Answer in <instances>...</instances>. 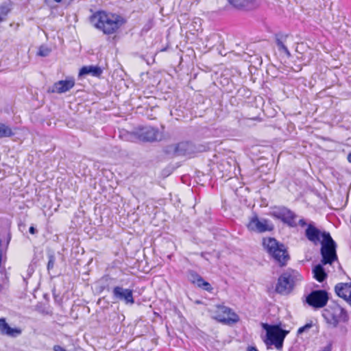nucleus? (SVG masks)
I'll return each instance as SVG.
<instances>
[{
    "mask_svg": "<svg viewBox=\"0 0 351 351\" xmlns=\"http://www.w3.org/2000/svg\"><path fill=\"white\" fill-rule=\"evenodd\" d=\"M90 22L104 34L110 35L117 32L125 21L120 15L97 11L90 16Z\"/></svg>",
    "mask_w": 351,
    "mask_h": 351,
    "instance_id": "nucleus-1",
    "label": "nucleus"
},
{
    "mask_svg": "<svg viewBox=\"0 0 351 351\" xmlns=\"http://www.w3.org/2000/svg\"><path fill=\"white\" fill-rule=\"evenodd\" d=\"M263 245L269 254L282 267L287 264L289 256L287 248L282 244L274 238H265L263 241Z\"/></svg>",
    "mask_w": 351,
    "mask_h": 351,
    "instance_id": "nucleus-2",
    "label": "nucleus"
},
{
    "mask_svg": "<svg viewBox=\"0 0 351 351\" xmlns=\"http://www.w3.org/2000/svg\"><path fill=\"white\" fill-rule=\"evenodd\" d=\"M263 328L266 330V339L264 341L265 344L274 345L277 350H281L289 331L282 329L278 325L263 324Z\"/></svg>",
    "mask_w": 351,
    "mask_h": 351,
    "instance_id": "nucleus-3",
    "label": "nucleus"
},
{
    "mask_svg": "<svg viewBox=\"0 0 351 351\" xmlns=\"http://www.w3.org/2000/svg\"><path fill=\"white\" fill-rule=\"evenodd\" d=\"M322 316L326 323L334 328L348 320L346 311L337 304H333L324 309Z\"/></svg>",
    "mask_w": 351,
    "mask_h": 351,
    "instance_id": "nucleus-4",
    "label": "nucleus"
},
{
    "mask_svg": "<svg viewBox=\"0 0 351 351\" xmlns=\"http://www.w3.org/2000/svg\"><path fill=\"white\" fill-rule=\"evenodd\" d=\"M322 241H321V255L323 265L332 264L337 259L336 253V243L332 239L329 232H323L322 234Z\"/></svg>",
    "mask_w": 351,
    "mask_h": 351,
    "instance_id": "nucleus-5",
    "label": "nucleus"
},
{
    "mask_svg": "<svg viewBox=\"0 0 351 351\" xmlns=\"http://www.w3.org/2000/svg\"><path fill=\"white\" fill-rule=\"evenodd\" d=\"M300 275L295 271H287L278 279L275 291L280 295H288L293 290L295 282L299 280Z\"/></svg>",
    "mask_w": 351,
    "mask_h": 351,
    "instance_id": "nucleus-6",
    "label": "nucleus"
},
{
    "mask_svg": "<svg viewBox=\"0 0 351 351\" xmlns=\"http://www.w3.org/2000/svg\"><path fill=\"white\" fill-rule=\"evenodd\" d=\"M213 317L228 324L237 323L239 320V316L231 308L225 306H217Z\"/></svg>",
    "mask_w": 351,
    "mask_h": 351,
    "instance_id": "nucleus-7",
    "label": "nucleus"
},
{
    "mask_svg": "<svg viewBox=\"0 0 351 351\" xmlns=\"http://www.w3.org/2000/svg\"><path fill=\"white\" fill-rule=\"evenodd\" d=\"M247 227L250 231L260 233L271 231L274 229V226L269 220L264 218L260 219L256 214L250 217Z\"/></svg>",
    "mask_w": 351,
    "mask_h": 351,
    "instance_id": "nucleus-8",
    "label": "nucleus"
},
{
    "mask_svg": "<svg viewBox=\"0 0 351 351\" xmlns=\"http://www.w3.org/2000/svg\"><path fill=\"white\" fill-rule=\"evenodd\" d=\"M328 299V294L325 290H315L306 296V302L315 308H320L326 305Z\"/></svg>",
    "mask_w": 351,
    "mask_h": 351,
    "instance_id": "nucleus-9",
    "label": "nucleus"
},
{
    "mask_svg": "<svg viewBox=\"0 0 351 351\" xmlns=\"http://www.w3.org/2000/svg\"><path fill=\"white\" fill-rule=\"evenodd\" d=\"M271 215L280 219L291 227H295L297 226L295 222L296 215L286 207L275 208L271 213Z\"/></svg>",
    "mask_w": 351,
    "mask_h": 351,
    "instance_id": "nucleus-10",
    "label": "nucleus"
},
{
    "mask_svg": "<svg viewBox=\"0 0 351 351\" xmlns=\"http://www.w3.org/2000/svg\"><path fill=\"white\" fill-rule=\"evenodd\" d=\"M138 137L143 141L153 142L160 141L162 139V134L157 128L147 126L140 129Z\"/></svg>",
    "mask_w": 351,
    "mask_h": 351,
    "instance_id": "nucleus-11",
    "label": "nucleus"
},
{
    "mask_svg": "<svg viewBox=\"0 0 351 351\" xmlns=\"http://www.w3.org/2000/svg\"><path fill=\"white\" fill-rule=\"evenodd\" d=\"M112 294L114 299L122 300L127 304H133L134 303L133 292L131 289H123L121 287L117 286L113 289Z\"/></svg>",
    "mask_w": 351,
    "mask_h": 351,
    "instance_id": "nucleus-12",
    "label": "nucleus"
},
{
    "mask_svg": "<svg viewBox=\"0 0 351 351\" xmlns=\"http://www.w3.org/2000/svg\"><path fill=\"white\" fill-rule=\"evenodd\" d=\"M75 85V80L73 78H68L65 80H60L53 85L51 92L56 93H64L71 90Z\"/></svg>",
    "mask_w": 351,
    "mask_h": 351,
    "instance_id": "nucleus-13",
    "label": "nucleus"
},
{
    "mask_svg": "<svg viewBox=\"0 0 351 351\" xmlns=\"http://www.w3.org/2000/svg\"><path fill=\"white\" fill-rule=\"evenodd\" d=\"M335 292L347 302L351 299V282H339L335 287Z\"/></svg>",
    "mask_w": 351,
    "mask_h": 351,
    "instance_id": "nucleus-14",
    "label": "nucleus"
},
{
    "mask_svg": "<svg viewBox=\"0 0 351 351\" xmlns=\"http://www.w3.org/2000/svg\"><path fill=\"white\" fill-rule=\"evenodd\" d=\"M194 151L193 145L189 142H180L173 145V152L176 156H191Z\"/></svg>",
    "mask_w": 351,
    "mask_h": 351,
    "instance_id": "nucleus-15",
    "label": "nucleus"
},
{
    "mask_svg": "<svg viewBox=\"0 0 351 351\" xmlns=\"http://www.w3.org/2000/svg\"><path fill=\"white\" fill-rule=\"evenodd\" d=\"M322 233L314 226L313 223H308L305 230V236L307 239L315 245L320 242Z\"/></svg>",
    "mask_w": 351,
    "mask_h": 351,
    "instance_id": "nucleus-16",
    "label": "nucleus"
},
{
    "mask_svg": "<svg viewBox=\"0 0 351 351\" xmlns=\"http://www.w3.org/2000/svg\"><path fill=\"white\" fill-rule=\"evenodd\" d=\"M0 332L3 335L15 337L21 334V330L11 328L4 318H0Z\"/></svg>",
    "mask_w": 351,
    "mask_h": 351,
    "instance_id": "nucleus-17",
    "label": "nucleus"
},
{
    "mask_svg": "<svg viewBox=\"0 0 351 351\" xmlns=\"http://www.w3.org/2000/svg\"><path fill=\"white\" fill-rule=\"evenodd\" d=\"M102 73V70L97 66H83L79 72V76H83L90 74L94 77H99Z\"/></svg>",
    "mask_w": 351,
    "mask_h": 351,
    "instance_id": "nucleus-18",
    "label": "nucleus"
},
{
    "mask_svg": "<svg viewBox=\"0 0 351 351\" xmlns=\"http://www.w3.org/2000/svg\"><path fill=\"white\" fill-rule=\"evenodd\" d=\"M288 35L282 34H278L276 35V43L278 46V50L283 51L287 56H290L291 53L288 48L285 46V43L287 40Z\"/></svg>",
    "mask_w": 351,
    "mask_h": 351,
    "instance_id": "nucleus-19",
    "label": "nucleus"
},
{
    "mask_svg": "<svg viewBox=\"0 0 351 351\" xmlns=\"http://www.w3.org/2000/svg\"><path fill=\"white\" fill-rule=\"evenodd\" d=\"M314 278L319 282H323L327 277L324 268L320 264L317 265L313 269Z\"/></svg>",
    "mask_w": 351,
    "mask_h": 351,
    "instance_id": "nucleus-20",
    "label": "nucleus"
},
{
    "mask_svg": "<svg viewBox=\"0 0 351 351\" xmlns=\"http://www.w3.org/2000/svg\"><path fill=\"white\" fill-rule=\"evenodd\" d=\"M12 2L10 1H5L0 5V23L4 21L9 12L12 10Z\"/></svg>",
    "mask_w": 351,
    "mask_h": 351,
    "instance_id": "nucleus-21",
    "label": "nucleus"
},
{
    "mask_svg": "<svg viewBox=\"0 0 351 351\" xmlns=\"http://www.w3.org/2000/svg\"><path fill=\"white\" fill-rule=\"evenodd\" d=\"M228 1L233 7L241 9L247 7L253 2V0H228Z\"/></svg>",
    "mask_w": 351,
    "mask_h": 351,
    "instance_id": "nucleus-22",
    "label": "nucleus"
},
{
    "mask_svg": "<svg viewBox=\"0 0 351 351\" xmlns=\"http://www.w3.org/2000/svg\"><path fill=\"white\" fill-rule=\"evenodd\" d=\"M188 278L192 283L196 285L201 282L202 280V278L197 273L192 270L189 271Z\"/></svg>",
    "mask_w": 351,
    "mask_h": 351,
    "instance_id": "nucleus-23",
    "label": "nucleus"
},
{
    "mask_svg": "<svg viewBox=\"0 0 351 351\" xmlns=\"http://www.w3.org/2000/svg\"><path fill=\"white\" fill-rule=\"evenodd\" d=\"M12 135L13 132L10 127L0 123V138L9 137Z\"/></svg>",
    "mask_w": 351,
    "mask_h": 351,
    "instance_id": "nucleus-24",
    "label": "nucleus"
},
{
    "mask_svg": "<svg viewBox=\"0 0 351 351\" xmlns=\"http://www.w3.org/2000/svg\"><path fill=\"white\" fill-rule=\"evenodd\" d=\"M197 286L208 292H212L213 289L210 284L205 281L203 278L202 280V282H199Z\"/></svg>",
    "mask_w": 351,
    "mask_h": 351,
    "instance_id": "nucleus-25",
    "label": "nucleus"
},
{
    "mask_svg": "<svg viewBox=\"0 0 351 351\" xmlns=\"http://www.w3.org/2000/svg\"><path fill=\"white\" fill-rule=\"evenodd\" d=\"M51 52V50L50 49H49L48 47H44V46H41L40 48H39V50L38 51V55L40 56H42V57H45V56H49V54Z\"/></svg>",
    "mask_w": 351,
    "mask_h": 351,
    "instance_id": "nucleus-26",
    "label": "nucleus"
},
{
    "mask_svg": "<svg viewBox=\"0 0 351 351\" xmlns=\"http://www.w3.org/2000/svg\"><path fill=\"white\" fill-rule=\"evenodd\" d=\"M49 261L47 263V269H52L55 265L56 258L53 254L51 253L48 254Z\"/></svg>",
    "mask_w": 351,
    "mask_h": 351,
    "instance_id": "nucleus-27",
    "label": "nucleus"
},
{
    "mask_svg": "<svg viewBox=\"0 0 351 351\" xmlns=\"http://www.w3.org/2000/svg\"><path fill=\"white\" fill-rule=\"evenodd\" d=\"M313 324L312 322L308 323L305 324L304 326L300 327L298 330V335H302L304 332H307L309 331V330L312 328Z\"/></svg>",
    "mask_w": 351,
    "mask_h": 351,
    "instance_id": "nucleus-28",
    "label": "nucleus"
},
{
    "mask_svg": "<svg viewBox=\"0 0 351 351\" xmlns=\"http://www.w3.org/2000/svg\"><path fill=\"white\" fill-rule=\"evenodd\" d=\"M53 351H67L65 348H62L60 346L55 345L53 348Z\"/></svg>",
    "mask_w": 351,
    "mask_h": 351,
    "instance_id": "nucleus-29",
    "label": "nucleus"
},
{
    "mask_svg": "<svg viewBox=\"0 0 351 351\" xmlns=\"http://www.w3.org/2000/svg\"><path fill=\"white\" fill-rule=\"evenodd\" d=\"M298 224L300 226H302V227H304L306 226H308V224L306 223V221L304 219H300L299 221H298Z\"/></svg>",
    "mask_w": 351,
    "mask_h": 351,
    "instance_id": "nucleus-30",
    "label": "nucleus"
},
{
    "mask_svg": "<svg viewBox=\"0 0 351 351\" xmlns=\"http://www.w3.org/2000/svg\"><path fill=\"white\" fill-rule=\"evenodd\" d=\"M29 232H30L31 234H36V233L37 232L36 229L34 227H33V226H31V227L29 228Z\"/></svg>",
    "mask_w": 351,
    "mask_h": 351,
    "instance_id": "nucleus-31",
    "label": "nucleus"
},
{
    "mask_svg": "<svg viewBox=\"0 0 351 351\" xmlns=\"http://www.w3.org/2000/svg\"><path fill=\"white\" fill-rule=\"evenodd\" d=\"M152 26V22H149L145 26V31H148Z\"/></svg>",
    "mask_w": 351,
    "mask_h": 351,
    "instance_id": "nucleus-32",
    "label": "nucleus"
},
{
    "mask_svg": "<svg viewBox=\"0 0 351 351\" xmlns=\"http://www.w3.org/2000/svg\"><path fill=\"white\" fill-rule=\"evenodd\" d=\"M247 351H258V350L253 346H248L247 348Z\"/></svg>",
    "mask_w": 351,
    "mask_h": 351,
    "instance_id": "nucleus-33",
    "label": "nucleus"
},
{
    "mask_svg": "<svg viewBox=\"0 0 351 351\" xmlns=\"http://www.w3.org/2000/svg\"><path fill=\"white\" fill-rule=\"evenodd\" d=\"M348 160L351 162V153L348 154Z\"/></svg>",
    "mask_w": 351,
    "mask_h": 351,
    "instance_id": "nucleus-34",
    "label": "nucleus"
},
{
    "mask_svg": "<svg viewBox=\"0 0 351 351\" xmlns=\"http://www.w3.org/2000/svg\"><path fill=\"white\" fill-rule=\"evenodd\" d=\"M53 1H54L55 2H56V3H60V2H61V1H62V0H53Z\"/></svg>",
    "mask_w": 351,
    "mask_h": 351,
    "instance_id": "nucleus-35",
    "label": "nucleus"
},
{
    "mask_svg": "<svg viewBox=\"0 0 351 351\" xmlns=\"http://www.w3.org/2000/svg\"><path fill=\"white\" fill-rule=\"evenodd\" d=\"M204 254H205L204 252H202V253H201V256H202V257H204Z\"/></svg>",
    "mask_w": 351,
    "mask_h": 351,
    "instance_id": "nucleus-36",
    "label": "nucleus"
},
{
    "mask_svg": "<svg viewBox=\"0 0 351 351\" xmlns=\"http://www.w3.org/2000/svg\"><path fill=\"white\" fill-rule=\"evenodd\" d=\"M348 302L351 305V299Z\"/></svg>",
    "mask_w": 351,
    "mask_h": 351,
    "instance_id": "nucleus-37",
    "label": "nucleus"
},
{
    "mask_svg": "<svg viewBox=\"0 0 351 351\" xmlns=\"http://www.w3.org/2000/svg\"><path fill=\"white\" fill-rule=\"evenodd\" d=\"M1 288H2V286H1V285L0 284V291L1 290Z\"/></svg>",
    "mask_w": 351,
    "mask_h": 351,
    "instance_id": "nucleus-38",
    "label": "nucleus"
}]
</instances>
